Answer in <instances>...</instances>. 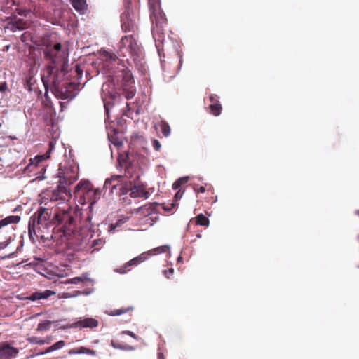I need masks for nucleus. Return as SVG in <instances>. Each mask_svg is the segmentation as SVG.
<instances>
[{
	"instance_id": "f257e3e1",
	"label": "nucleus",
	"mask_w": 359,
	"mask_h": 359,
	"mask_svg": "<svg viewBox=\"0 0 359 359\" xmlns=\"http://www.w3.org/2000/svg\"><path fill=\"white\" fill-rule=\"evenodd\" d=\"M39 208L30 217L28 232L31 239L39 238L44 242L53 239L50 231V219L57 212L55 209H60L69 197L62 195L57 189H46L39 194Z\"/></svg>"
},
{
	"instance_id": "f03ea898",
	"label": "nucleus",
	"mask_w": 359,
	"mask_h": 359,
	"mask_svg": "<svg viewBox=\"0 0 359 359\" xmlns=\"http://www.w3.org/2000/svg\"><path fill=\"white\" fill-rule=\"evenodd\" d=\"M62 45L57 43L54 46H47L43 50L45 60L48 62L46 69V76H42V81L46 88L45 96L48 98V82L53 85V90L62 93L67 88V81H65L68 73V60L62 52Z\"/></svg>"
},
{
	"instance_id": "7ed1b4c3",
	"label": "nucleus",
	"mask_w": 359,
	"mask_h": 359,
	"mask_svg": "<svg viewBox=\"0 0 359 359\" xmlns=\"http://www.w3.org/2000/svg\"><path fill=\"white\" fill-rule=\"evenodd\" d=\"M55 210L57 212H55V214L50 219L52 221H50V229L53 224L60 226L58 231L62 234L60 236L70 240L75 229V220L72 215V210L66 203H62V206L60 207V209Z\"/></svg>"
},
{
	"instance_id": "20e7f679",
	"label": "nucleus",
	"mask_w": 359,
	"mask_h": 359,
	"mask_svg": "<svg viewBox=\"0 0 359 359\" xmlns=\"http://www.w3.org/2000/svg\"><path fill=\"white\" fill-rule=\"evenodd\" d=\"M57 177L60 179L57 190L68 197H71L69 186L79 177V167L74 163L66 161L60 163L57 172Z\"/></svg>"
},
{
	"instance_id": "39448f33",
	"label": "nucleus",
	"mask_w": 359,
	"mask_h": 359,
	"mask_svg": "<svg viewBox=\"0 0 359 359\" xmlns=\"http://www.w3.org/2000/svg\"><path fill=\"white\" fill-rule=\"evenodd\" d=\"M125 177L133 180L130 181V185L128 187V192L130 191V196L132 198H148L149 193L146 190L144 185L140 183H136L135 180L140 178L138 172L133 166H128L125 169Z\"/></svg>"
},
{
	"instance_id": "423d86ee",
	"label": "nucleus",
	"mask_w": 359,
	"mask_h": 359,
	"mask_svg": "<svg viewBox=\"0 0 359 359\" xmlns=\"http://www.w3.org/2000/svg\"><path fill=\"white\" fill-rule=\"evenodd\" d=\"M119 51L123 56H125L126 53H130L134 60L140 58L142 54L141 46L133 34H129L121 38L119 43Z\"/></svg>"
},
{
	"instance_id": "0eeeda50",
	"label": "nucleus",
	"mask_w": 359,
	"mask_h": 359,
	"mask_svg": "<svg viewBox=\"0 0 359 359\" xmlns=\"http://www.w3.org/2000/svg\"><path fill=\"white\" fill-rule=\"evenodd\" d=\"M104 189H108L111 194L118 190L116 194L119 196L128 193V185L124 182V177L120 175H113L111 178L107 179L104 184Z\"/></svg>"
},
{
	"instance_id": "6e6552de",
	"label": "nucleus",
	"mask_w": 359,
	"mask_h": 359,
	"mask_svg": "<svg viewBox=\"0 0 359 359\" xmlns=\"http://www.w3.org/2000/svg\"><path fill=\"white\" fill-rule=\"evenodd\" d=\"M122 82L121 88L124 93V96L127 100L133 98L136 93L135 81L131 72L128 69L121 71Z\"/></svg>"
},
{
	"instance_id": "1a4fd4ad",
	"label": "nucleus",
	"mask_w": 359,
	"mask_h": 359,
	"mask_svg": "<svg viewBox=\"0 0 359 359\" xmlns=\"http://www.w3.org/2000/svg\"><path fill=\"white\" fill-rule=\"evenodd\" d=\"M93 188V184L89 180H81L74 187V194L75 197L79 199V203L80 204H86L85 199Z\"/></svg>"
},
{
	"instance_id": "9d476101",
	"label": "nucleus",
	"mask_w": 359,
	"mask_h": 359,
	"mask_svg": "<svg viewBox=\"0 0 359 359\" xmlns=\"http://www.w3.org/2000/svg\"><path fill=\"white\" fill-rule=\"evenodd\" d=\"M151 18L153 24H166V18L165 14L160 8L159 0H155V3L149 1Z\"/></svg>"
},
{
	"instance_id": "9b49d317",
	"label": "nucleus",
	"mask_w": 359,
	"mask_h": 359,
	"mask_svg": "<svg viewBox=\"0 0 359 359\" xmlns=\"http://www.w3.org/2000/svg\"><path fill=\"white\" fill-rule=\"evenodd\" d=\"M99 325V322L93 318H80L77 321L62 327L63 329L69 328H90L93 329Z\"/></svg>"
},
{
	"instance_id": "f8f14e48",
	"label": "nucleus",
	"mask_w": 359,
	"mask_h": 359,
	"mask_svg": "<svg viewBox=\"0 0 359 359\" xmlns=\"http://www.w3.org/2000/svg\"><path fill=\"white\" fill-rule=\"evenodd\" d=\"M121 29L124 32L134 33L137 25L128 12L123 13L121 16Z\"/></svg>"
},
{
	"instance_id": "ddd939ff",
	"label": "nucleus",
	"mask_w": 359,
	"mask_h": 359,
	"mask_svg": "<svg viewBox=\"0 0 359 359\" xmlns=\"http://www.w3.org/2000/svg\"><path fill=\"white\" fill-rule=\"evenodd\" d=\"M29 23L27 21L15 17L7 23L6 28L15 32L17 30H24L27 29Z\"/></svg>"
},
{
	"instance_id": "4468645a",
	"label": "nucleus",
	"mask_w": 359,
	"mask_h": 359,
	"mask_svg": "<svg viewBox=\"0 0 359 359\" xmlns=\"http://www.w3.org/2000/svg\"><path fill=\"white\" fill-rule=\"evenodd\" d=\"M18 353L16 348L12 347L7 344H0V359H11Z\"/></svg>"
},
{
	"instance_id": "2eb2a0df",
	"label": "nucleus",
	"mask_w": 359,
	"mask_h": 359,
	"mask_svg": "<svg viewBox=\"0 0 359 359\" xmlns=\"http://www.w3.org/2000/svg\"><path fill=\"white\" fill-rule=\"evenodd\" d=\"M147 259V256L144 254H141L140 255L137 256V257H135L126 263L123 266H121L119 269L116 270L117 272L119 273H126L128 271H130L128 269L129 266H137L141 262H143Z\"/></svg>"
},
{
	"instance_id": "dca6fc26",
	"label": "nucleus",
	"mask_w": 359,
	"mask_h": 359,
	"mask_svg": "<svg viewBox=\"0 0 359 359\" xmlns=\"http://www.w3.org/2000/svg\"><path fill=\"white\" fill-rule=\"evenodd\" d=\"M209 100L210 102V104L209 105V109H210V113L215 116L220 115V114L222 112V104H220L219 101L218 100L217 95H215V94H211L209 96Z\"/></svg>"
},
{
	"instance_id": "f3484780",
	"label": "nucleus",
	"mask_w": 359,
	"mask_h": 359,
	"mask_svg": "<svg viewBox=\"0 0 359 359\" xmlns=\"http://www.w3.org/2000/svg\"><path fill=\"white\" fill-rule=\"evenodd\" d=\"M158 206V203H147L143 206H141L135 210V212L136 214H140L143 216H149L153 212H156V207Z\"/></svg>"
},
{
	"instance_id": "a211bd4d",
	"label": "nucleus",
	"mask_w": 359,
	"mask_h": 359,
	"mask_svg": "<svg viewBox=\"0 0 359 359\" xmlns=\"http://www.w3.org/2000/svg\"><path fill=\"white\" fill-rule=\"evenodd\" d=\"M55 292L54 291L46 290L45 291H36L31 294L29 296L25 297V299H28L30 301H36L39 299H46L50 296L55 294Z\"/></svg>"
},
{
	"instance_id": "6ab92c4d",
	"label": "nucleus",
	"mask_w": 359,
	"mask_h": 359,
	"mask_svg": "<svg viewBox=\"0 0 359 359\" xmlns=\"http://www.w3.org/2000/svg\"><path fill=\"white\" fill-rule=\"evenodd\" d=\"M165 24L154 25L152 27V34L155 40L162 41L164 39L165 32L163 25Z\"/></svg>"
},
{
	"instance_id": "aec40b11",
	"label": "nucleus",
	"mask_w": 359,
	"mask_h": 359,
	"mask_svg": "<svg viewBox=\"0 0 359 359\" xmlns=\"http://www.w3.org/2000/svg\"><path fill=\"white\" fill-rule=\"evenodd\" d=\"M100 191L99 189H95L93 188L91 191L88 193V196L86 198V204L89 203L90 205H94L97 200L100 198Z\"/></svg>"
},
{
	"instance_id": "412c9836",
	"label": "nucleus",
	"mask_w": 359,
	"mask_h": 359,
	"mask_svg": "<svg viewBox=\"0 0 359 359\" xmlns=\"http://www.w3.org/2000/svg\"><path fill=\"white\" fill-rule=\"evenodd\" d=\"M20 217L18 215H10L0 220V229L11 224H17L20 222Z\"/></svg>"
},
{
	"instance_id": "4be33fe9",
	"label": "nucleus",
	"mask_w": 359,
	"mask_h": 359,
	"mask_svg": "<svg viewBox=\"0 0 359 359\" xmlns=\"http://www.w3.org/2000/svg\"><path fill=\"white\" fill-rule=\"evenodd\" d=\"M65 346V341H63V340H60V341L53 344L50 346L46 348L45 349V351H43L42 352H40V353H38L36 355H39L46 354V353H50V352L59 350V349L63 348Z\"/></svg>"
},
{
	"instance_id": "5701e85b",
	"label": "nucleus",
	"mask_w": 359,
	"mask_h": 359,
	"mask_svg": "<svg viewBox=\"0 0 359 359\" xmlns=\"http://www.w3.org/2000/svg\"><path fill=\"white\" fill-rule=\"evenodd\" d=\"M88 354L91 355H95V351L93 349L81 346L79 348H73L68 351L69 355H74V354Z\"/></svg>"
},
{
	"instance_id": "b1692460",
	"label": "nucleus",
	"mask_w": 359,
	"mask_h": 359,
	"mask_svg": "<svg viewBox=\"0 0 359 359\" xmlns=\"http://www.w3.org/2000/svg\"><path fill=\"white\" fill-rule=\"evenodd\" d=\"M72 3L74 8L81 13H83L87 8L86 0H72Z\"/></svg>"
},
{
	"instance_id": "393cba45",
	"label": "nucleus",
	"mask_w": 359,
	"mask_h": 359,
	"mask_svg": "<svg viewBox=\"0 0 359 359\" xmlns=\"http://www.w3.org/2000/svg\"><path fill=\"white\" fill-rule=\"evenodd\" d=\"M155 127L156 128L157 127H159L165 137H168L170 135L171 129L169 124L165 121H161L158 124L155 126Z\"/></svg>"
},
{
	"instance_id": "a878e982",
	"label": "nucleus",
	"mask_w": 359,
	"mask_h": 359,
	"mask_svg": "<svg viewBox=\"0 0 359 359\" xmlns=\"http://www.w3.org/2000/svg\"><path fill=\"white\" fill-rule=\"evenodd\" d=\"M111 345L114 348L120 349V350H123V351H134L135 349V348L132 346L127 345V344H121L116 342L114 340H112L111 341Z\"/></svg>"
},
{
	"instance_id": "bb28decb",
	"label": "nucleus",
	"mask_w": 359,
	"mask_h": 359,
	"mask_svg": "<svg viewBox=\"0 0 359 359\" xmlns=\"http://www.w3.org/2000/svg\"><path fill=\"white\" fill-rule=\"evenodd\" d=\"M196 223L197 225L208 226L210 221L207 217L203 214H199L196 217Z\"/></svg>"
},
{
	"instance_id": "cd10ccee",
	"label": "nucleus",
	"mask_w": 359,
	"mask_h": 359,
	"mask_svg": "<svg viewBox=\"0 0 359 359\" xmlns=\"http://www.w3.org/2000/svg\"><path fill=\"white\" fill-rule=\"evenodd\" d=\"M48 158H49V155H48L47 153H46L43 155L36 156L34 159H32V158L30 159L31 163H29L28 167H30L33 165H35V166H36L39 163H41L43 160L47 159Z\"/></svg>"
},
{
	"instance_id": "c85d7f7f",
	"label": "nucleus",
	"mask_w": 359,
	"mask_h": 359,
	"mask_svg": "<svg viewBox=\"0 0 359 359\" xmlns=\"http://www.w3.org/2000/svg\"><path fill=\"white\" fill-rule=\"evenodd\" d=\"M48 158H49V155H48L47 153H46L43 155L36 156L34 159H32V158L30 159L31 163H29L28 167H30L33 165H35V166H36L39 163H41L43 160L47 159Z\"/></svg>"
},
{
	"instance_id": "c756f323",
	"label": "nucleus",
	"mask_w": 359,
	"mask_h": 359,
	"mask_svg": "<svg viewBox=\"0 0 359 359\" xmlns=\"http://www.w3.org/2000/svg\"><path fill=\"white\" fill-rule=\"evenodd\" d=\"M133 310V306H128V307H126V308H122V309H114V310H111L109 313V315L111 316H120V315H122V314H124V313H126L129 311H131Z\"/></svg>"
},
{
	"instance_id": "7c9ffc66",
	"label": "nucleus",
	"mask_w": 359,
	"mask_h": 359,
	"mask_svg": "<svg viewBox=\"0 0 359 359\" xmlns=\"http://www.w3.org/2000/svg\"><path fill=\"white\" fill-rule=\"evenodd\" d=\"M50 326H51V322L50 320H44V321L39 323L36 330L38 331L47 330L50 328Z\"/></svg>"
},
{
	"instance_id": "2f4dec72",
	"label": "nucleus",
	"mask_w": 359,
	"mask_h": 359,
	"mask_svg": "<svg viewBox=\"0 0 359 359\" xmlns=\"http://www.w3.org/2000/svg\"><path fill=\"white\" fill-rule=\"evenodd\" d=\"M83 75V70L81 69L79 65L75 66V69L72 72V76L74 78H76L77 80L81 79Z\"/></svg>"
},
{
	"instance_id": "473e14b6",
	"label": "nucleus",
	"mask_w": 359,
	"mask_h": 359,
	"mask_svg": "<svg viewBox=\"0 0 359 359\" xmlns=\"http://www.w3.org/2000/svg\"><path fill=\"white\" fill-rule=\"evenodd\" d=\"M83 280L84 278L82 277H74L73 278L68 280L67 283L71 284H79L80 283H82Z\"/></svg>"
},
{
	"instance_id": "72a5a7b5",
	"label": "nucleus",
	"mask_w": 359,
	"mask_h": 359,
	"mask_svg": "<svg viewBox=\"0 0 359 359\" xmlns=\"http://www.w3.org/2000/svg\"><path fill=\"white\" fill-rule=\"evenodd\" d=\"M30 341L32 343H34L36 344L39 345H43V344H48V341L44 340V339H39L36 337H33L30 339Z\"/></svg>"
},
{
	"instance_id": "f704fd0d",
	"label": "nucleus",
	"mask_w": 359,
	"mask_h": 359,
	"mask_svg": "<svg viewBox=\"0 0 359 359\" xmlns=\"http://www.w3.org/2000/svg\"><path fill=\"white\" fill-rule=\"evenodd\" d=\"M152 145H153L154 150H156L157 151H159L161 148V144L160 142L156 139L152 140Z\"/></svg>"
},
{
	"instance_id": "c9c22d12",
	"label": "nucleus",
	"mask_w": 359,
	"mask_h": 359,
	"mask_svg": "<svg viewBox=\"0 0 359 359\" xmlns=\"http://www.w3.org/2000/svg\"><path fill=\"white\" fill-rule=\"evenodd\" d=\"M175 207V203H171L170 205H163V209L168 212H170L172 210V209L174 208Z\"/></svg>"
},
{
	"instance_id": "e433bc0d",
	"label": "nucleus",
	"mask_w": 359,
	"mask_h": 359,
	"mask_svg": "<svg viewBox=\"0 0 359 359\" xmlns=\"http://www.w3.org/2000/svg\"><path fill=\"white\" fill-rule=\"evenodd\" d=\"M174 273V269L172 268L168 269V270L164 271V274L168 278H170L171 276H172Z\"/></svg>"
},
{
	"instance_id": "4c0bfd02",
	"label": "nucleus",
	"mask_w": 359,
	"mask_h": 359,
	"mask_svg": "<svg viewBox=\"0 0 359 359\" xmlns=\"http://www.w3.org/2000/svg\"><path fill=\"white\" fill-rule=\"evenodd\" d=\"M121 223H123L122 220H118L116 224H112L110 225V231H114L116 227H118Z\"/></svg>"
},
{
	"instance_id": "58836bf2",
	"label": "nucleus",
	"mask_w": 359,
	"mask_h": 359,
	"mask_svg": "<svg viewBox=\"0 0 359 359\" xmlns=\"http://www.w3.org/2000/svg\"><path fill=\"white\" fill-rule=\"evenodd\" d=\"M123 333L130 336L131 337H133L135 339H138V337L131 331H129V330L125 331V332H123Z\"/></svg>"
},
{
	"instance_id": "ea45409f",
	"label": "nucleus",
	"mask_w": 359,
	"mask_h": 359,
	"mask_svg": "<svg viewBox=\"0 0 359 359\" xmlns=\"http://www.w3.org/2000/svg\"><path fill=\"white\" fill-rule=\"evenodd\" d=\"M7 89V84L6 82L0 83V92L4 93Z\"/></svg>"
},
{
	"instance_id": "a19ab883",
	"label": "nucleus",
	"mask_w": 359,
	"mask_h": 359,
	"mask_svg": "<svg viewBox=\"0 0 359 359\" xmlns=\"http://www.w3.org/2000/svg\"><path fill=\"white\" fill-rule=\"evenodd\" d=\"M54 147H55L54 142L53 141L50 142V143H49V149L46 152L48 154V155L50 156V154L52 151V150L54 149Z\"/></svg>"
},
{
	"instance_id": "79ce46f5",
	"label": "nucleus",
	"mask_w": 359,
	"mask_h": 359,
	"mask_svg": "<svg viewBox=\"0 0 359 359\" xmlns=\"http://www.w3.org/2000/svg\"><path fill=\"white\" fill-rule=\"evenodd\" d=\"M181 186V184L180 183V182H178L177 180L175 181L173 184H172V189H177L180 187Z\"/></svg>"
},
{
	"instance_id": "37998d69",
	"label": "nucleus",
	"mask_w": 359,
	"mask_h": 359,
	"mask_svg": "<svg viewBox=\"0 0 359 359\" xmlns=\"http://www.w3.org/2000/svg\"><path fill=\"white\" fill-rule=\"evenodd\" d=\"M27 86H28V90L29 91H32V90L36 91V90L32 88V83H31V80L27 81Z\"/></svg>"
},
{
	"instance_id": "c03bdc74",
	"label": "nucleus",
	"mask_w": 359,
	"mask_h": 359,
	"mask_svg": "<svg viewBox=\"0 0 359 359\" xmlns=\"http://www.w3.org/2000/svg\"><path fill=\"white\" fill-rule=\"evenodd\" d=\"M187 178L186 177H182V178H180L179 180H177L178 182H180V183L181 184V185L184 183H186L187 182Z\"/></svg>"
},
{
	"instance_id": "a18cd8bd",
	"label": "nucleus",
	"mask_w": 359,
	"mask_h": 359,
	"mask_svg": "<svg viewBox=\"0 0 359 359\" xmlns=\"http://www.w3.org/2000/svg\"><path fill=\"white\" fill-rule=\"evenodd\" d=\"M197 192L204 193L205 191V188L203 186H201L198 189L196 190Z\"/></svg>"
},
{
	"instance_id": "49530a36",
	"label": "nucleus",
	"mask_w": 359,
	"mask_h": 359,
	"mask_svg": "<svg viewBox=\"0 0 359 359\" xmlns=\"http://www.w3.org/2000/svg\"><path fill=\"white\" fill-rule=\"evenodd\" d=\"M8 245V242H1L0 243V250L4 248Z\"/></svg>"
},
{
	"instance_id": "de8ad7c7",
	"label": "nucleus",
	"mask_w": 359,
	"mask_h": 359,
	"mask_svg": "<svg viewBox=\"0 0 359 359\" xmlns=\"http://www.w3.org/2000/svg\"><path fill=\"white\" fill-rule=\"evenodd\" d=\"M27 35H28V36H29V33H27V32H25V33L22 35L21 39H22V41H25V39H26V36H27Z\"/></svg>"
},
{
	"instance_id": "09e8293b",
	"label": "nucleus",
	"mask_w": 359,
	"mask_h": 359,
	"mask_svg": "<svg viewBox=\"0 0 359 359\" xmlns=\"http://www.w3.org/2000/svg\"><path fill=\"white\" fill-rule=\"evenodd\" d=\"M158 359H165L164 355L162 353H158Z\"/></svg>"
},
{
	"instance_id": "8fccbe9b",
	"label": "nucleus",
	"mask_w": 359,
	"mask_h": 359,
	"mask_svg": "<svg viewBox=\"0 0 359 359\" xmlns=\"http://www.w3.org/2000/svg\"><path fill=\"white\" fill-rule=\"evenodd\" d=\"M182 56L180 55V62H179L180 67L182 66Z\"/></svg>"
},
{
	"instance_id": "3c124183",
	"label": "nucleus",
	"mask_w": 359,
	"mask_h": 359,
	"mask_svg": "<svg viewBox=\"0 0 359 359\" xmlns=\"http://www.w3.org/2000/svg\"><path fill=\"white\" fill-rule=\"evenodd\" d=\"M44 340L48 341V344H50V341H52V337H48Z\"/></svg>"
},
{
	"instance_id": "603ef678",
	"label": "nucleus",
	"mask_w": 359,
	"mask_h": 359,
	"mask_svg": "<svg viewBox=\"0 0 359 359\" xmlns=\"http://www.w3.org/2000/svg\"><path fill=\"white\" fill-rule=\"evenodd\" d=\"M179 197H181V195L180 196V193L177 192L176 194H175V198H178Z\"/></svg>"
},
{
	"instance_id": "864d4df0",
	"label": "nucleus",
	"mask_w": 359,
	"mask_h": 359,
	"mask_svg": "<svg viewBox=\"0 0 359 359\" xmlns=\"http://www.w3.org/2000/svg\"><path fill=\"white\" fill-rule=\"evenodd\" d=\"M104 108H105V109H106L107 112L108 113V108H107V104H104Z\"/></svg>"
},
{
	"instance_id": "5fc2aeb1",
	"label": "nucleus",
	"mask_w": 359,
	"mask_h": 359,
	"mask_svg": "<svg viewBox=\"0 0 359 359\" xmlns=\"http://www.w3.org/2000/svg\"><path fill=\"white\" fill-rule=\"evenodd\" d=\"M18 14H20V15H22V14H23V12H22V11H19V12H18Z\"/></svg>"
},
{
	"instance_id": "6e6d98bb",
	"label": "nucleus",
	"mask_w": 359,
	"mask_h": 359,
	"mask_svg": "<svg viewBox=\"0 0 359 359\" xmlns=\"http://www.w3.org/2000/svg\"><path fill=\"white\" fill-rule=\"evenodd\" d=\"M197 236L198 238H201V234H199V233H198V234H197V236Z\"/></svg>"
},
{
	"instance_id": "4d7b16f0",
	"label": "nucleus",
	"mask_w": 359,
	"mask_h": 359,
	"mask_svg": "<svg viewBox=\"0 0 359 359\" xmlns=\"http://www.w3.org/2000/svg\"><path fill=\"white\" fill-rule=\"evenodd\" d=\"M97 242V241H93V245H95V243Z\"/></svg>"
},
{
	"instance_id": "13d9d810",
	"label": "nucleus",
	"mask_w": 359,
	"mask_h": 359,
	"mask_svg": "<svg viewBox=\"0 0 359 359\" xmlns=\"http://www.w3.org/2000/svg\"><path fill=\"white\" fill-rule=\"evenodd\" d=\"M158 251L160 252H163V250H160V248H158Z\"/></svg>"
},
{
	"instance_id": "bf43d9fd",
	"label": "nucleus",
	"mask_w": 359,
	"mask_h": 359,
	"mask_svg": "<svg viewBox=\"0 0 359 359\" xmlns=\"http://www.w3.org/2000/svg\"><path fill=\"white\" fill-rule=\"evenodd\" d=\"M356 214L359 216V210L356 212Z\"/></svg>"
},
{
	"instance_id": "052dcab7",
	"label": "nucleus",
	"mask_w": 359,
	"mask_h": 359,
	"mask_svg": "<svg viewBox=\"0 0 359 359\" xmlns=\"http://www.w3.org/2000/svg\"><path fill=\"white\" fill-rule=\"evenodd\" d=\"M2 259H4V257H0V260H1Z\"/></svg>"
},
{
	"instance_id": "680f3d73",
	"label": "nucleus",
	"mask_w": 359,
	"mask_h": 359,
	"mask_svg": "<svg viewBox=\"0 0 359 359\" xmlns=\"http://www.w3.org/2000/svg\"><path fill=\"white\" fill-rule=\"evenodd\" d=\"M0 161H1V158H0Z\"/></svg>"
},
{
	"instance_id": "e2e57ef3",
	"label": "nucleus",
	"mask_w": 359,
	"mask_h": 359,
	"mask_svg": "<svg viewBox=\"0 0 359 359\" xmlns=\"http://www.w3.org/2000/svg\"><path fill=\"white\" fill-rule=\"evenodd\" d=\"M1 126V124L0 123V127Z\"/></svg>"
}]
</instances>
